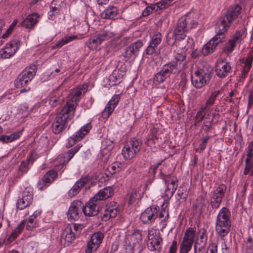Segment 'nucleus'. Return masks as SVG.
<instances>
[{
  "instance_id": "1",
  "label": "nucleus",
  "mask_w": 253,
  "mask_h": 253,
  "mask_svg": "<svg viewBox=\"0 0 253 253\" xmlns=\"http://www.w3.org/2000/svg\"><path fill=\"white\" fill-rule=\"evenodd\" d=\"M186 55L185 53H176L173 60L162 66L160 71L153 77L155 84H160L169 78L171 75L179 73L186 68Z\"/></svg>"
},
{
  "instance_id": "2",
  "label": "nucleus",
  "mask_w": 253,
  "mask_h": 253,
  "mask_svg": "<svg viewBox=\"0 0 253 253\" xmlns=\"http://www.w3.org/2000/svg\"><path fill=\"white\" fill-rule=\"evenodd\" d=\"M195 18L192 13H188L179 18L172 38L175 41L184 39L187 32L197 25L198 23L195 19Z\"/></svg>"
},
{
  "instance_id": "3",
  "label": "nucleus",
  "mask_w": 253,
  "mask_h": 253,
  "mask_svg": "<svg viewBox=\"0 0 253 253\" xmlns=\"http://www.w3.org/2000/svg\"><path fill=\"white\" fill-rule=\"evenodd\" d=\"M241 11L242 7L239 4L230 6L227 12L219 18L215 24L217 31L221 30L225 33L231 23L239 17Z\"/></svg>"
},
{
  "instance_id": "4",
  "label": "nucleus",
  "mask_w": 253,
  "mask_h": 253,
  "mask_svg": "<svg viewBox=\"0 0 253 253\" xmlns=\"http://www.w3.org/2000/svg\"><path fill=\"white\" fill-rule=\"evenodd\" d=\"M160 207L158 206H152L147 208L140 215V220L144 224H150L153 222L158 217L161 221H164L169 217L168 211L166 208L162 209L160 212Z\"/></svg>"
},
{
  "instance_id": "5",
  "label": "nucleus",
  "mask_w": 253,
  "mask_h": 253,
  "mask_svg": "<svg viewBox=\"0 0 253 253\" xmlns=\"http://www.w3.org/2000/svg\"><path fill=\"white\" fill-rule=\"evenodd\" d=\"M211 68L207 64H203L191 75L192 84L197 88H201L207 84L211 77Z\"/></svg>"
},
{
  "instance_id": "6",
  "label": "nucleus",
  "mask_w": 253,
  "mask_h": 253,
  "mask_svg": "<svg viewBox=\"0 0 253 253\" xmlns=\"http://www.w3.org/2000/svg\"><path fill=\"white\" fill-rule=\"evenodd\" d=\"M66 108H62L57 115L52 124L53 131L55 134L60 133L68 126V123L74 117L75 114Z\"/></svg>"
},
{
  "instance_id": "7",
  "label": "nucleus",
  "mask_w": 253,
  "mask_h": 253,
  "mask_svg": "<svg viewBox=\"0 0 253 253\" xmlns=\"http://www.w3.org/2000/svg\"><path fill=\"white\" fill-rule=\"evenodd\" d=\"M141 141L135 138L127 142L122 150V154L125 159L130 160L133 158L141 149Z\"/></svg>"
},
{
  "instance_id": "8",
  "label": "nucleus",
  "mask_w": 253,
  "mask_h": 253,
  "mask_svg": "<svg viewBox=\"0 0 253 253\" xmlns=\"http://www.w3.org/2000/svg\"><path fill=\"white\" fill-rule=\"evenodd\" d=\"M216 35L212 38L207 43L205 44L202 49V53L204 55H208L212 53L216 46L220 42L225 41V33L222 32L221 30L218 32L217 30V27L215 28Z\"/></svg>"
},
{
  "instance_id": "9",
  "label": "nucleus",
  "mask_w": 253,
  "mask_h": 253,
  "mask_svg": "<svg viewBox=\"0 0 253 253\" xmlns=\"http://www.w3.org/2000/svg\"><path fill=\"white\" fill-rule=\"evenodd\" d=\"M143 44L144 40L139 39L129 45L123 53V56L126 59V61H133L137 56Z\"/></svg>"
},
{
  "instance_id": "10",
  "label": "nucleus",
  "mask_w": 253,
  "mask_h": 253,
  "mask_svg": "<svg viewBox=\"0 0 253 253\" xmlns=\"http://www.w3.org/2000/svg\"><path fill=\"white\" fill-rule=\"evenodd\" d=\"M226 190V185L220 184L211 192L210 204L212 209H217L220 207Z\"/></svg>"
},
{
  "instance_id": "11",
  "label": "nucleus",
  "mask_w": 253,
  "mask_h": 253,
  "mask_svg": "<svg viewBox=\"0 0 253 253\" xmlns=\"http://www.w3.org/2000/svg\"><path fill=\"white\" fill-rule=\"evenodd\" d=\"M195 232L196 231L192 228H189L186 230L180 245V253H187L191 249Z\"/></svg>"
},
{
  "instance_id": "12",
  "label": "nucleus",
  "mask_w": 253,
  "mask_h": 253,
  "mask_svg": "<svg viewBox=\"0 0 253 253\" xmlns=\"http://www.w3.org/2000/svg\"><path fill=\"white\" fill-rule=\"evenodd\" d=\"M83 88H78L76 90L73 91L68 97V100L66 104L63 108L68 109L69 111L73 112L75 114L76 106L80 100V97L82 93Z\"/></svg>"
},
{
  "instance_id": "13",
  "label": "nucleus",
  "mask_w": 253,
  "mask_h": 253,
  "mask_svg": "<svg viewBox=\"0 0 253 253\" xmlns=\"http://www.w3.org/2000/svg\"><path fill=\"white\" fill-rule=\"evenodd\" d=\"M91 127L92 126L90 123H88L82 126L77 132L68 138L67 147L69 148L72 147L76 142L81 141L89 133Z\"/></svg>"
},
{
  "instance_id": "14",
  "label": "nucleus",
  "mask_w": 253,
  "mask_h": 253,
  "mask_svg": "<svg viewBox=\"0 0 253 253\" xmlns=\"http://www.w3.org/2000/svg\"><path fill=\"white\" fill-rule=\"evenodd\" d=\"M100 204L93 197L87 202L85 206H83L82 211L86 216H93L98 214L100 210Z\"/></svg>"
},
{
  "instance_id": "15",
  "label": "nucleus",
  "mask_w": 253,
  "mask_h": 253,
  "mask_svg": "<svg viewBox=\"0 0 253 253\" xmlns=\"http://www.w3.org/2000/svg\"><path fill=\"white\" fill-rule=\"evenodd\" d=\"M20 42L18 40H14L7 43L5 47L0 51L2 58H9L13 56L20 46Z\"/></svg>"
},
{
  "instance_id": "16",
  "label": "nucleus",
  "mask_w": 253,
  "mask_h": 253,
  "mask_svg": "<svg viewBox=\"0 0 253 253\" xmlns=\"http://www.w3.org/2000/svg\"><path fill=\"white\" fill-rule=\"evenodd\" d=\"M104 238V234L101 232L94 233L90 238L85 250L86 253H91L96 250L99 247Z\"/></svg>"
},
{
  "instance_id": "17",
  "label": "nucleus",
  "mask_w": 253,
  "mask_h": 253,
  "mask_svg": "<svg viewBox=\"0 0 253 253\" xmlns=\"http://www.w3.org/2000/svg\"><path fill=\"white\" fill-rule=\"evenodd\" d=\"M33 201V192L31 188H27L23 192L22 198L17 202V208L22 210L30 206Z\"/></svg>"
},
{
  "instance_id": "18",
  "label": "nucleus",
  "mask_w": 253,
  "mask_h": 253,
  "mask_svg": "<svg viewBox=\"0 0 253 253\" xmlns=\"http://www.w3.org/2000/svg\"><path fill=\"white\" fill-rule=\"evenodd\" d=\"M82 208L81 201H74L72 203L67 213L68 219L71 221L78 220L81 215L80 209Z\"/></svg>"
},
{
  "instance_id": "19",
  "label": "nucleus",
  "mask_w": 253,
  "mask_h": 253,
  "mask_svg": "<svg viewBox=\"0 0 253 253\" xmlns=\"http://www.w3.org/2000/svg\"><path fill=\"white\" fill-rule=\"evenodd\" d=\"M76 234L73 231L72 226H67L61 236V243L64 246H69L77 238Z\"/></svg>"
},
{
  "instance_id": "20",
  "label": "nucleus",
  "mask_w": 253,
  "mask_h": 253,
  "mask_svg": "<svg viewBox=\"0 0 253 253\" xmlns=\"http://www.w3.org/2000/svg\"><path fill=\"white\" fill-rule=\"evenodd\" d=\"M116 205L117 203L115 202H111L106 208L103 214L99 215L98 218L101 221H107L111 218L116 217L118 212Z\"/></svg>"
},
{
  "instance_id": "21",
  "label": "nucleus",
  "mask_w": 253,
  "mask_h": 253,
  "mask_svg": "<svg viewBox=\"0 0 253 253\" xmlns=\"http://www.w3.org/2000/svg\"><path fill=\"white\" fill-rule=\"evenodd\" d=\"M57 176V172L53 170L48 171L38 183V188L42 190L53 182Z\"/></svg>"
},
{
  "instance_id": "22",
  "label": "nucleus",
  "mask_w": 253,
  "mask_h": 253,
  "mask_svg": "<svg viewBox=\"0 0 253 253\" xmlns=\"http://www.w3.org/2000/svg\"><path fill=\"white\" fill-rule=\"evenodd\" d=\"M91 181L90 177L88 176L82 177L79 180L69 191V196L74 197L79 193L81 188L88 184Z\"/></svg>"
},
{
  "instance_id": "23",
  "label": "nucleus",
  "mask_w": 253,
  "mask_h": 253,
  "mask_svg": "<svg viewBox=\"0 0 253 253\" xmlns=\"http://www.w3.org/2000/svg\"><path fill=\"white\" fill-rule=\"evenodd\" d=\"M162 41V35L160 33L157 32L152 37L151 41L149 46L146 48L145 52L148 55H152L156 51L158 45Z\"/></svg>"
},
{
  "instance_id": "24",
  "label": "nucleus",
  "mask_w": 253,
  "mask_h": 253,
  "mask_svg": "<svg viewBox=\"0 0 253 253\" xmlns=\"http://www.w3.org/2000/svg\"><path fill=\"white\" fill-rule=\"evenodd\" d=\"M231 70L229 62H226L218 64L215 69V74L220 78H224L228 76Z\"/></svg>"
},
{
  "instance_id": "25",
  "label": "nucleus",
  "mask_w": 253,
  "mask_h": 253,
  "mask_svg": "<svg viewBox=\"0 0 253 253\" xmlns=\"http://www.w3.org/2000/svg\"><path fill=\"white\" fill-rule=\"evenodd\" d=\"M242 35L240 32L237 31L233 38L229 40L224 47V51L227 53L231 52L237 43H239L242 40Z\"/></svg>"
},
{
  "instance_id": "26",
  "label": "nucleus",
  "mask_w": 253,
  "mask_h": 253,
  "mask_svg": "<svg viewBox=\"0 0 253 253\" xmlns=\"http://www.w3.org/2000/svg\"><path fill=\"white\" fill-rule=\"evenodd\" d=\"M114 193V190L111 187H106L100 190L93 197V199L98 201L100 204L101 201L105 200L111 197Z\"/></svg>"
},
{
  "instance_id": "27",
  "label": "nucleus",
  "mask_w": 253,
  "mask_h": 253,
  "mask_svg": "<svg viewBox=\"0 0 253 253\" xmlns=\"http://www.w3.org/2000/svg\"><path fill=\"white\" fill-rule=\"evenodd\" d=\"M231 213L226 207L222 208L220 211L216 218V223H230Z\"/></svg>"
},
{
  "instance_id": "28",
  "label": "nucleus",
  "mask_w": 253,
  "mask_h": 253,
  "mask_svg": "<svg viewBox=\"0 0 253 253\" xmlns=\"http://www.w3.org/2000/svg\"><path fill=\"white\" fill-rule=\"evenodd\" d=\"M230 229L231 223L215 224V231L217 234L221 238L226 236L229 233Z\"/></svg>"
},
{
  "instance_id": "29",
  "label": "nucleus",
  "mask_w": 253,
  "mask_h": 253,
  "mask_svg": "<svg viewBox=\"0 0 253 253\" xmlns=\"http://www.w3.org/2000/svg\"><path fill=\"white\" fill-rule=\"evenodd\" d=\"M39 16L37 13L29 15L21 23V26L26 28H32L38 22Z\"/></svg>"
},
{
  "instance_id": "30",
  "label": "nucleus",
  "mask_w": 253,
  "mask_h": 253,
  "mask_svg": "<svg viewBox=\"0 0 253 253\" xmlns=\"http://www.w3.org/2000/svg\"><path fill=\"white\" fill-rule=\"evenodd\" d=\"M253 61V50H251L243 62L244 66L242 71V78H245L249 72Z\"/></svg>"
},
{
  "instance_id": "31",
  "label": "nucleus",
  "mask_w": 253,
  "mask_h": 253,
  "mask_svg": "<svg viewBox=\"0 0 253 253\" xmlns=\"http://www.w3.org/2000/svg\"><path fill=\"white\" fill-rule=\"evenodd\" d=\"M37 70V69L35 65L30 66L29 67L25 68L20 74L23 75L24 77L23 78H24V80L28 84L32 81L35 76Z\"/></svg>"
},
{
  "instance_id": "32",
  "label": "nucleus",
  "mask_w": 253,
  "mask_h": 253,
  "mask_svg": "<svg viewBox=\"0 0 253 253\" xmlns=\"http://www.w3.org/2000/svg\"><path fill=\"white\" fill-rule=\"evenodd\" d=\"M119 11L117 7L114 6H109L102 13V17L105 19H114L118 14Z\"/></svg>"
},
{
  "instance_id": "33",
  "label": "nucleus",
  "mask_w": 253,
  "mask_h": 253,
  "mask_svg": "<svg viewBox=\"0 0 253 253\" xmlns=\"http://www.w3.org/2000/svg\"><path fill=\"white\" fill-rule=\"evenodd\" d=\"M81 147L82 145L78 144L73 148L69 150L67 153L64 154V160L63 161L60 160V164L63 166H66Z\"/></svg>"
},
{
  "instance_id": "34",
  "label": "nucleus",
  "mask_w": 253,
  "mask_h": 253,
  "mask_svg": "<svg viewBox=\"0 0 253 253\" xmlns=\"http://www.w3.org/2000/svg\"><path fill=\"white\" fill-rule=\"evenodd\" d=\"M132 250H139L141 248H144L141 246L142 244V235L139 231H137L132 234Z\"/></svg>"
},
{
  "instance_id": "35",
  "label": "nucleus",
  "mask_w": 253,
  "mask_h": 253,
  "mask_svg": "<svg viewBox=\"0 0 253 253\" xmlns=\"http://www.w3.org/2000/svg\"><path fill=\"white\" fill-rule=\"evenodd\" d=\"M21 134L20 131H15L11 134L7 135H1L0 136V141L3 143H7L19 138Z\"/></svg>"
},
{
  "instance_id": "36",
  "label": "nucleus",
  "mask_w": 253,
  "mask_h": 253,
  "mask_svg": "<svg viewBox=\"0 0 253 253\" xmlns=\"http://www.w3.org/2000/svg\"><path fill=\"white\" fill-rule=\"evenodd\" d=\"M24 222L25 221H21L20 223L17 225V227L14 230V231L11 233L7 239L8 243H10L14 241L22 232L24 228Z\"/></svg>"
},
{
  "instance_id": "37",
  "label": "nucleus",
  "mask_w": 253,
  "mask_h": 253,
  "mask_svg": "<svg viewBox=\"0 0 253 253\" xmlns=\"http://www.w3.org/2000/svg\"><path fill=\"white\" fill-rule=\"evenodd\" d=\"M246 166L245 168L244 174L247 175L250 174L251 176L253 175V155L248 157L245 160Z\"/></svg>"
},
{
  "instance_id": "38",
  "label": "nucleus",
  "mask_w": 253,
  "mask_h": 253,
  "mask_svg": "<svg viewBox=\"0 0 253 253\" xmlns=\"http://www.w3.org/2000/svg\"><path fill=\"white\" fill-rule=\"evenodd\" d=\"M123 77V75L121 74H119L118 70H114L112 74L109 77V81L110 82V84L111 85H115L120 83L121 81V79Z\"/></svg>"
},
{
  "instance_id": "39",
  "label": "nucleus",
  "mask_w": 253,
  "mask_h": 253,
  "mask_svg": "<svg viewBox=\"0 0 253 253\" xmlns=\"http://www.w3.org/2000/svg\"><path fill=\"white\" fill-rule=\"evenodd\" d=\"M115 34L111 32L110 30H103L99 32L98 34H97V36L99 38L101 42L105 41H107L111 38Z\"/></svg>"
},
{
  "instance_id": "40",
  "label": "nucleus",
  "mask_w": 253,
  "mask_h": 253,
  "mask_svg": "<svg viewBox=\"0 0 253 253\" xmlns=\"http://www.w3.org/2000/svg\"><path fill=\"white\" fill-rule=\"evenodd\" d=\"M101 42L97 35L90 38L89 41L86 42V44L87 46L92 50H94L97 48V46L101 44Z\"/></svg>"
},
{
  "instance_id": "41",
  "label": "nucleus",
  "mask_w": 253,
  "mask_h": 253,
  "mask_svg": "<svg viewBox=\"0 0 253 253\" xmlns=\"http://www.w3.org/2000/svg\"><path fill=\"white\" fill-rule=\"evenodd\" d=\"M162 239H157V240L148 242L147 246L149 250L151 251H158L161 249V243Z\"/></svg>"
},
{
  "instance_id": "42",
  "label": "nucleus",
  "mask_w": 253,
  "mask_h": 253,
  "mask_svg": "<svg viewBox=\"0 0 253 253\" xmlns=\"http://www.w3.org/2000/svg\"><path fill=\"white\" fill-rule=\"evenodd\" d=\"M77 36H70L68 37H65L64 38L61 40L58 43H57L53 47L54 48H60L63 46L64 45L70 42L76 40L78 39Z\"/></svg>"
},
{
  "instance_id": "43",
  "label": "nucleus",
  "mask_w": 253,
  "mask_h": 253,
  "mask_svg": "<svg viewBox=\"0 0 253 253\" xmlns=\"http://www.w3.org/2000/svg\"><path fill=\"white\" fill-rule=\"evenodd\" d=\"M122 167L123 164L121 163L116 162L108 168V170L111 174H113L121 171Z\"/></svg>"
},
{
  "instance_id": "44",
  "label": "nucleus",
  "mask_w": 253,
  "mask_h": 253,
  "mask_svg": "<svg viewBox=\"0 0 253 253\" xmlns=\"http://www.w3.org/2000/svg\"><path fill=\"white\" fill-rule=\"evenodd\" d=\"M30 164L26 160L23 161L18 168V175L22 176L24 174L27 172L30 168Z\"/></svg>"
},
{
  "instance_id": "45",
  "label": "nucleus",
  "mask_w": 253,
  "mask_h": 253,
  "mask_svg": "<svg viewBox=\"0 0 253 253\" xmlns=\"http://www.w3.org/2000/svg\"><path fill=\"white\" fill-rule=\"evenodd\" d=\"M147 237L148 239V242L156 240L157 239H162L160 237L159 231L155 229H151L149 230Z\"/></svg>"
},
{
  "instance_id": "46",
  "label": "nucleus",
  "mask_w": 253,
  "mask_h": 253,
  "mask_svg": "<svg viewBox=\"0 0 253 253\" xmlns=\"http://www.w3.org/2000/svg\"><path fill=\"white\" fill-rule=\"evenodd\" d=\"M221 93V90H215L211 93L209 99H208L206 103L205 109L209 107H210L213 104L215 99L218 96V95Z\"/></svg>"
},
{
  "instance_id": "47",
  "label": "nucleus",
  "mask_w": 253,
  "mask_h": 253,
  "mask_svg": "<svg viewBox=\"0 0 253 253\" xmlns=\"http://www.w3.org/2000/svg\"><path fill=\"white\" fill-rule=\"evenodd\" d=\"M23 75L20 74L18 78L15 81V86L17 88H20L26 86L27 83L24 80V78H23Z\"/></svg>"
},
{
  "instance_id": "48",
  "label": "nucleus",
  "mask_w": 253,
  "mask_h": 253,
  "mask_svg": "<svg viewBox=\"0 0 253 253\" xmlns=\"http://www.w3.org/2000/svg\"><path fill=\"white\" fill-rule=\"evenodd\" d=\"M173 176V175H172L169 174H165L163 172L162 169H160V170H159V178L162 179L165 181V183L166 186H169V184L171 182V180H170V179H171L170 178L172 177Z\"/></svg>"
},
{
  "instance_id": "49",
  "label": "nucleus",
  "mask_w": 253,
  "mask_h": 253,
  "mask_svg": "<svg viewBox=\"0 0 253 253\" xmlns=\"http://www.w3.org/2000/svg\"><path fill=\"white\" fill-rule=\"evenodd\" d=\"M167 188L165 190V192L164 193V197L166 199L169 200L173 196L175 191L177 189L176 186L174 187H170L169 186H166Z\"/></svg>"
},
{
  "instance_id": "50",
  "label": "nucleus",
  "mask_w": 253,
  "mask_h": 253,
  "mask_svg": "<svg viewBox=\"0 0 253 253\" xmlns=\"http://www.w3.org/2000/svg\"><path fill=\"white\" fill-rule=\"evenodd\" d=\"M114 109L115 107L108 102L104 111L102 112V115L103 117L104 118L109 117L114 111Z\"/></svg>"
},
{
  "instance_id": "51",
  "label": "nucleus",
  "mask_w": 253,
  "mask_h": 253,
  "mask_svg": "<svg viewBox=\"0 0 253 253\" xmlns=\"http://www.w3.org/2000/svg\"><path fill=\"white\" fill-rule=\"evenodd\" d=\"M63 99L62 97H59L58 95H54L50 97L49 99V103L52 107L56 106L57 104L60 103Z\"/></svg>"
},
{
  "instance_id": "52",
  "label": "nucleus",
  "mask_w": 253,
  "mask_h": 253,
  "mask_svg": "<svg viewBox=\"0 0 253 253\" xmlns=\"http://www.w3.org/2000/svg\"><path fill=\"white\" fill-rule=\"evenodd\" d=\"M205 109V108H203L197 113L195 116V125H197L204 119L205 114H203V111Z\"/></svg>"
},
{
  "instance_id": "53",
  "label": "nucleus",
  "mask_w": 253,
  "mask_h": 253,
  "mask_svg": "<svg viewBox=\"0 0 253 253\" xmlns=\"http://www.w3.org/2000/svg\"><path fill=\"white\" fill-rule=\"evenodd\" d=\"M22 221H25L24 224L26 230L29 231L33 230L34 229L38 227L39 225V222L31 223L27 221V220H23Z\"/></svg>"
},
{
  "instance_id": "54",
  "label": "nucleus",
  "mask_w": 253,
  "mask_h": 253,
  "mask_svg": "<svg viewBox=\"0 0 253 253\" xmlns=\"http://www.w3.org/2000/svg\"><path fill=\"white\" fill-rule=\"evenodd\" d=\"M158 140V138L156 136V135L154 133V132H152L151 134H150L148 138H147V140L146 142V143L148 146H151L153 143H156L157 141Z\"/></svg>"
},
{
  "instance_id": "55",
  "label": "nucleus",
  "mask_w": 253,
  "mask_h": 253,
  "mask_svg": "<svg viewBox=\"0 0 253 253\" xmlns=\"http://www.w3.org/2000/svg\"><path fill=\"white\" fill-rule=\"evenodd\" d=\"M171 2V0H162L160 1L157 2L159 10L168 7L170 5Z\"/></svg>"
},
{
  "instance_id": "56",
  "label": "nucleus",
  "mask_w": 253,
  "mask_h": 253,
  "mask_svg": "<svg viewBox=\"0 0 253 253\" xmlns=\"http://www.w3.org/2000/svg\"><path fill=\"white\" fill-rule=\"evenodd\" d=\"M177 195L179 199L185 200L188 196V192L185 188L180 187L177 191Z\"/></svg>"
},
{
  "instance_id": "57",
  "label": "nucleus",
  "mask_w": 253,
  "mask_h": 253,
  "mask_svg": "<svg viewBox=\"0 0 253 253\" xmlns=\"http://www.w3.org/2000/svg\"><path fill=\"white\" fill-rule=\"evenodd\" d=\"M138 190L136 189L132 190L129 198V204L131 205L135 202L137 198L138 197Z\"/></svg>"
},
{
  "instance_id": "58",
  "label": "nucleus",
  "mask_w": 253,
  "mask_h": 253,
  "mask_svg": "<svg viewBox=\"0 0 253 253\" xmlns=\"http://www.w3.org/2000/svg\"><path fill=\"white\" fill-rule=\"evenodd\" d=\"M57 1L54 0L51 3V5L50 6V11L55 12L56 13H60L61 10V5L60 4H56L55 3Z\"/></svg>"
},
{
  "instance_id": "59",
  "label": "nucleus",
  "mask_w": 253,
  "mask_h": 253,
  "mask_svg": "<svg viewBox=\"0 0 253 253\" xmlns=\"http://www.w3.org/2000/svg\"><path fill=\"white\" fill-rule=\"evenodd\" d=\"M161 164L162 162H160L157 163L156 165L152 166L150 172L152 173V175L154 177L156 176L157 172L159 173L160 169H162V168H160V166L161 165ZM158 176H159V174Z\"/></svg>"
},
{
  "instance_id": "60",
  "label": "nucleus",
  "mask_w": 253,
  "mask_h": 253,
  "mask_svg": "<svg viewBox=\"0 0 253 253\" xmlns=\"http://www.w3.org/2000/svg\"><path fill=\"white\" fill-rule=\"evenodd\" d=\"M132 42V38L130 37H126L120 40L121 44L119 45L118 49L126 45L128 43Z\"/></svg>"
},
{
  "instance_id": "61",
  "label": "nucleus",
  "mask_w": 253,
  "mask_h": 253,
  "mask_svg": "<svg viewBox=\"0 0 253 253\" xmlns=\"http://www.w3.org/2000/svg\"><path fill=\"white\" fill-rule=\"evenodd\" d=\"M68 226H72L73 231L75 232L77 236L80 234L83 229V225L82 224H73L72 225H68Z\"/></svg>"
},
{
  "instance_id": "62",
  "label": "nucleus",
  "mask_w": 253,
  "mask_h": 253,
  "mask_svg": "<svg viewBox=\"0 0 253 253\" xmlns=\"http://www.w3.org/2000/svg\"><path fill=\"white\" fill-rule=\"evenodd\" d=\"M120 100V95H115L112 97V98L109 101V103H110L111 105H113V106H114L115 108L117 105L118 104Z\"/></svg>"
},
{
  "instance_id": "63",
  "label": "nucleus",
  "mask_w": 253,
  "mask_h": 253,
  "mask_svg": "<svg viewBox=\"0 0 253 253\" xmlns=\"http://www.w3.org/2000/svg\"><path fill=\"white\" fill-rule=\"evenodd\" d=\"M213 122V119L210 121H205L203 123V128L204 131L206 132H208L210 129L211 128L212 124Z\"/></svg>"
},
{
  "instance_id": "64",
  "label": "nucleus",
  "mask_w": 253,
  "mask_h": 253,
  "mask_svg": "<svg viewBox=\"0 0 253 253\" xmlns=\"http://www.w3.org/2000/svg\"><path fill=\"white\" fill-rule=\"evenodd\" d=\"M201 245L200 246H199L200 243H199V240H197L195 242V245H194V247L195 253H196L197 250H198L199 252H200V251H202V250L204 248V246L205 245V243L202 240L201 241Z\"/></svg>"
}]
</instances>
